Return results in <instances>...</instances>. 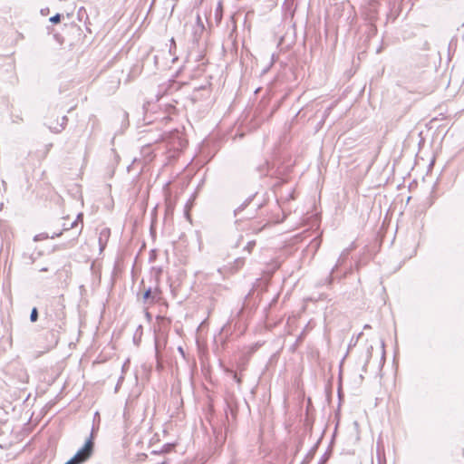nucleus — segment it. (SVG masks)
Here are the masks:
<instances>
[{"mask_svg":"<svg viewBox=\"0 0 464 464\" xmlns=\"http://www.w3.org/2000/svg\"><path fill=\"white\" fill-rule=\"evenodd\" d=\"M94 442L92 439V435L90 436L89 439L86 440L83 446L78 450L75 455L71 458L64 464H82L90 459L93 452Z\"/></svg>","mask_w":464,"mask_h":464,"instance_id":"nucleus-1","label":"nucleus"},{"mask_svg":"<svg viewBox=\"0 0 464 464\" xmlns=\"http://www.w3.org/2000/svg\"><path fill=\"white\" fill-rule=\"evenodd\" d=\"M160 290L159 287L149 286L144 290L142 299L144 304H152L160 299Z\"/></svg>","mask_w":464,"mask_h":464,"instance_id":"nucleus-2","label":"nucleus"},{"mask_svg":"<svg viewBox=\"0 0 464 464\" xmlns=\"http://www.w3.org/2000/svg\"><path fill=\"white\" fill-rule=\"evenodd\" d=\"M213 430V435H214V444L215 447H221L226 440H227V434L226 432L222 431V429L220 427L212 426Z\"/></svg>","mask_w":464,"mask_h":464,"instance_id":"nucleus-3","label":"nucleus"},{"mask_svg":"<svg viewBox=\"0 0 464 464\" xmlns=\"http://www.w3.org/2000/svg\"><path fill=\"white\" fill-rule=\"evenodd\" d=\"M45 337L49 341V344L46 347L47 350L53 349L57 345L59 341V335L56 331L52 330L47 332Z\"/></svg>","mask_w":464,"mask_h":464,"instance_id":"nucleus-4","label":"nucleus"},{"mask_svg":"<svg viewBox=\"0 0 464 464\" xmlns=\"http://www.w3.org/2000/svg\"><path fill=\"white\" fill-rule=\"evenodd\" d=\"M335 433H336V430H334V435H333V438L331 440V442L326 450V451L324 453V455L321 457L318 464H326L327 461L330 459L331 456H332V453H333V446H334V436H335Z\"/></svg>","mask_w":464,"mask_h":464,"instance_id":"nucleus-5","label":"nucleus"},{"mask_svg":"<svg viewBox=\"0 0 464 464\" xmlns=\"http://www.w3.org/2000/svg\"><path fill=\"white\" fill-rule=\"evenodd\" d=\"M349 252H350V250H349L348 248L344 249V250L342 252V254H341V256H340V257H339V259H338L337 264H336V265H335V266L332 269V271H331V273H330L329 276L326 278V282H327V284H328V285H331V284H332V282H333V280H334V279H333V276H332V275H333V273L334 272L335 268H336L338 266H341V265H342V263H343V261L345 258H347V257H348V256H349Z\"/></svg>","mask_w":464,"mask_h":464,"instance_id":"nucleus-6","label":"nucleus"},{"mask_svg":"<svg viewBox=\"0 0 464 464\" xmlns=\"http://www.w3.org/2000/svg\"><path fill=\"white\" fill-rule=\"evenodd\" d=\"M110 229L109 228H103L101 233H100V237H99V246H100V249L101 250H103L106 246V243L109 239V237H110Z\"/></svg>","mask_w":464,"mask_h":464,"instance_id":"nucleus-7","label":"nucleus"},{"mask_svg":"<svg viewBox=\"0 0 464 464\" xmlns=\"http://www.w3.org/2000/svg\"><path fill=\"white\" fill-rule=\"evenodd\" d=\"M322 438H320L317 442L314 445V447L309 450V452L306 454L304 459L301 462V464H308L310 462V460L314 458L316 450H317V448H318V445L321 441Z\"/></svg>","mask_w":464,"mask_h":464,"instance_id":"nucleus-8","label":"nucleus"},{"mask_svg":"<svg viewBox=\"0 0 464 464\" xmlns=\"http://www.w3.org/2000/svg\"><path fill=\"white\" fill-rule=\"evenodd\" d=\"M82 218H83V214L82 212H80L77 214L76 219L74 221H72V223H70V227H76V228L79 227V224H81L80 229L78 230V232L76 234L77 237L81 234L82 229Z\"/></svg>","mask_w":464,"mask_h":464,"instance_id":"nucleus-9","label":"nucleus"},{"mask_svg":"<svg viewBox=\"0 0 464 464\" xmlns=\"http://www.w3.org/2000/svg\"><path fill=\"white\" fill-rule=\"evenodd\" d=\"M67 121H68V118L66 116H63L62 118V122L60 124L53 126V127L50 126L49 129L54 133H59L64 129V127L67 123Z\"/></svg>","mask_w":464,"mask_h":464,"instance_id":"nucleus-10","label":"nucleus"},{"mask_svg":"<svg viewBox=\"0 0 464 464\" xmlns=\"http://www.w3.org/2000/svg\"><path fill=\"white\" fill-rule=\"evenodd\" d=\"M277 210H278V212H281L282 217H281V218H279V217H275V218H274V222H276V223H281V222H283V221L285 220V218H286V215H287V214H286V212H285V209L281 208V205H277ZM275 215H276V216H278V215H279V213L275 214Z\"/></svg>","mask_w":464,"mask_h":464,"instance_id":"nucleus-11","label":"nucleus"},{"mask_svg":"<svg viewBox=\"0 0 464 464\" xmlns=\"http://www.w3.org/2000/svg\"><path fill=\"white\" fill-rule=\"evenodd\" d=\"M194 205H185L184 207V209H183V215L184 217L186 218V219L188 221H189L190 223L192 222L191 220V215H190V211H191V208Z\"/></svg>","mask_w":464,"mask_h":464,"instance_id":"nucleus-12","label":"nucleus"},{"mask_svg":"<svg viewBox=\"0 0 464 464\" xmlns=\"http://www.w3.org/2000/svg\"><path fill=\"white\" fill-rule=\"evenodd\" d=\"M38 317H39V312H38V309L36 307H34L32 310H31V314H30V321L32 323H35L37 320H38Z\"/></svg>","mask_w":464,"mask_h":464,"instance_id":"nucleus-13","label":"nucleus"},{"mask_svg":"<svg viewBox=\"0 0 464 464\" xmlns=\"http://www.w3.org/2000/svg\"><path fill=\"white\" fill-rule=\"evenodd\" d=\"M164 206H165V209H164L165 218L172 216L173 212H174L175 205H164Z\"/></svg>","mask_w":464,"mask_h":464,"instance_id":"nucleus-14","label":"nucleus"},{"mask_svg":"<svg viewBox=\"0 0 464 464\" xmlns=\"http://www.w3.org/2000/svg\"><path fill=\"white\" fill-rule=\"evenodd\" d=\"M19 380H20V382H22V383L28 382L29 376L24 370H21V372L19 373Z\"/></svg>","mask_w":464,"mask_h":464,"instance_id":"nucleus-15","label":"nucleus"},{"mask_svg":"<svg viewBox=\"0 0 464 464\" xmlns=\"http://www.w3.org/2000/svg\"><path fill=\"white\" fill-rule=\"evenodd\" d=\"M255 246H256V241L251 240L244 247V250L246 251L248 254H250Z\"/></svg>","mask_w":464,"mask_h":464,"instance_id":"nucleus-16","label":"nucleus"},{"mask_svg":"<svg viewBox=\"0 0 464 464\" xmlns=\"http://www.w3.org/2000/svg\"><path fill=\"white\" fill-rule=\"evenodd\" d=\"M247 206H248V205H240L237 208H236V209L234 210V215H235V217H238V216H240V215H241V213H242L243 211H245L246 207H247Z\"/></svg>","mask_w":464,"mask_h":464,"instance_id":"nucleus-17","label":"nucleus"},{"mask_svg":"<svg viewBox=\"0 0 464 464\" xmlns=\"http://www.w3.org/2000/svg\"><path fill=\"white\" fill-rule=\"evenodd\" d=\"M245 265V257H238L235 260V266L237 268H240Z\"/></svg>","mask_w":464,"mask_h":464,"instance_id":"nucleus-18","label":"nucleus"},{"mask_svg":"<svg viewBox=\"0 0 464 464\" xmlns=\"http://www.w3.org/2000/svg\"><path fill=\"white\" fill-rule=\"evenodd\" d=\"M48 237H49L48 234L42 233V234H38V235L34 236V241H40V240H43V239H46Z\"/></svg>","mask_w":464,"mask_h":464,"instance_id":"nucleus-19","label":"nucleus"},{"mask_svg":"<svg viewBox=\"0 0 464 464\" xmlns=\"http://www.w3.org/2000/svg\"><path fill=\"white\" fill-rule=\"evenodd\" d=\"M62 18V15L60 14H56L55 15L52 16L49 20L53 24H58L60 23Z\"/></svg>","mask_w":464,"mask_h":464,"instance_id":"nucleus-20","label":"nucleus"},{"mask_svg":"<svg viewBox=\"0 0 464 464\" xmlns=\"http://www.w3.org/2000/svg\"><path fill=\"white\" fill-rule=\"evenodd\" d=\"M233 379L235 380V382L238 384V385H241L242 383V378L240 375L237 374V372H233Z\"/></svg>","mask_w":464,"mask_h":464,"instance_id":"nucleus-21","label":"nucleus"},{"mask_svg":"<svg viewBox=\"0 0 464 464\" xmlns=\"http://www.w3.org/2000/svg\"><path fill=\"white\" fill-rule=\"evenodd\" d=\"M304 337H305V331L304 330V331H303V332L298 335V337H297V339H296V343H302V342L304 341Z\"/></svg>","mask_w":464,"mask_h":464,"instance_id":"nucleus-22","label":"nucleus"},{"mask_svg":"<svg viewBox=\"0 0 464 464\" xmlns=\"http://www.w3.org/2000/svg\"><path fill=\"white\" fill-rule=\"evenodd\" d=\"M255 217L254 213H246V215H243L239 218V220H242V219H250V218H253Z\"/></svg>","mask_w":464,"mask_h":464,"instance_id":"nucleus-23","label":"nucleus"},{"mask_svg":"<svg viewBox=\"0 0 464 464\" xmlns=\"http://www.w3.org/2000/svg\"><path fill=\"white\" fill-rule=\"evenodd\" d=\"M76 227H70V224L66 222V220L63 223V230L66 231L69 229H75Z\"/></svg>","mask_w":464,"mask_h":464,"instance_id":"nucleus-24","label":"nucleus"},{"mask_svg":"<svg viewBox=\"0 0 464 464\" xmlns=\"http://www.w3.org/2000/svg\"><path fill=\"white\" fill-rule=\"evenodd\" d=\"M314 217H315V222L318 224V223H319V221H320V214L316 212V213L314 215Z\"/></svg>","mask_w":464,"mask_h":464,"instance_id":"nucleus-25","label":"nucleus"},{"mask_svg":"<svg viewBox=\"0 0 464 464\" xmlns=\"http://www.w3.org/2000/svg\"><path fill=\"white\" fill-rule=\"evenodd\" d=\"M242 239H243V237H242V236H240V237L238 238L237 242V243H236V245H235V247H238V246H239V245H240V241H241Z\"/></svg>","mask_w":464,"mask_h":464,"instance_id":"nucleus-26","label":"nucleus"},{"mask_svg":"<svg viewBox=\"0 0 464 464\" xmlns=\"http://www.w3.org/2000/svg\"><path fill=\"white\" fill-rule=\"evenodd\" d=\"M62 235V232H59V233H54L51 237L52 238H54L56 237H60Z\"/></svg>","mask_w":464,"mask_h":464,"instance_id":"nucleus-27","label":"nucleus"},{"mask_svg":"<svg viewBox=\"0 0 464 464\" xmlns=\"http://www.w3.org/2000/svg\"><path fill=\"white\" fill-rule=\"evenodd\" d=\"M19 121H23V119L18 116L15 117V120L14 119L13 120V121H14V122H18Z\"/></svg>","mask_w":464,"mask_h":464,"instance_id":"nucleus-28","label":"nucleus"},{"mask_svg":"<svg viewBox=\"0 0 464 464\" xmlns=\"http://www.w3.org/2000/svg\"><path fill=\"white\" fill-rule=\"evenodd\" d=\"M371 350H372V346L368 349V357H371V356H372Z\"/></svg>","mask_w":464,"mask_h":464,"instance_id":"nucleus-29","label":"nucleus"},{"mask_svg":"<svg viewBox=\"0 0 464 464\" xmlns=\"http://www.w3.org/2000/svg\"><path fill=\"white\" fill-rule=\"evenodd\" d=\"M40 271L41 272H46V271H48V268L47 267H43V268L40 269Z\"/></svg>","mask_w":464,"mask_h":464,"instance_id":"nucleus-30","label":"nucleus"},{"mask_svg":"<svg viewBox=\"0 0 464 464\" xmlns=\"http://www.w3.org/2000/svg\"><path fill=\"white\" fill-rule=\"evenodd\" d=\"M341 396H342V394H341V387H339V389H338V397H339V399H341Z\"/></svg>","mask_w":464,"mask_h":464,"instance_id":"nucleus-31","label":"nucleus"},{"mask_svg":"<svg viewBox=\"0 0 464 464\" xmlns=\"http://www.w3.org/2000/svg\"><path fill=\"white\" fill-rule=\"evenodd\" d=\"M194 200V198H189L188 201H187V204H189V203H192V201Z\"/></svg>","mask_w":464,"mask_h":464,"instance_id":"nucleus-32","label":"nucleus"},{"mask_svg":"<svg viewBox=\"0 0 464 464\" xmlns=\"http://www.w3.org/2000/svg\"><path fill=\"white\" fill-rule=\"evenodd\" d=\"M179 353H183V349L181 347H179Z\"/></svg>","mask_w":464,"mask_h":464,"instance_id":"nucleus-33","label":"nucleus"},{"mask_svg":"<svg viewBox=\"0 0 464 464\" xmlns=\"http://www.w3.org/2000/svg\"><path fill=\"white\" fill-rule=\"evenodd\" d=\"M30 258H31L32 263H34V259L32 256Z\"/></svg>","mask_w":464,"mask_h":464,"instance_id":"nucleus-34","label":"nucleus"},{"mask_svg":"<svg viewBox=\"0 0 464 464\" xmlns=\"http://www.w3.org/2000/svg\"><path fill=\"white\" fill-rule=\"evenodd\" d=\"M3 204H0V210L2 209Z\"/></svg>","mask_w":464,"mask_h":464,"instance_id":"nucleus-35","label":"nucleus"}]
</instances>
